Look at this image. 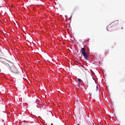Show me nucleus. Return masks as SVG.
Here are the masks:
<instances>
[{
	"label": "nucleus",
	"mask_w": 125,
	"mask_h": 125,
	"mask_svg": "<svg viewBox=\"0 0 125 125\" xmlns=\"http://www.w3.org/2000/svg\"><path fill=\"white\" fill-rule=\"evenodd\" d=\"M86 48L85 47H83V48H82L81 49V53L82 54H83V56H84L85 59H87L88 57V55L86 52H85Z\"/></svg>",
	"instance_id": "1"
},
{
	"label": "nucleus",
	"mask_w": 125,
	"mask_h": 125,
	"mask_svg": "<svg viewBox=\"0 0 125 125\" xmlns=\"http://www.w3.org/2000/svg\"><path fill=\"white\" fill-rule=\"evenodd\" d=\"M11 70L14 73H19L18 70L17 69L16 66H15L14 65L12 66V67H11Z\"/></svg>",
	"instance_id": "2"
},
{
	"label": "nucleus",
	"mask_w": 125,
	"mask_h": 125,
	"mask_svg": "<svg viewBox=\"0 0 125 125\" xmlns=\"http://www.w3.org/2000/svg\"><path fill=\"white\" fill-rule=\"evenodd\" d=\"M114 25H116V22H112V23L108 25V26H107V29H110V28H111V27H112V26H113Z\"/></svg>",
	"instance_id": "3"
},
{
	"label": "nucleus",
	"mask_w": 125,
	"mask_h": 125,
	"mask_svg": "<svg viewBox=\"0 0 125 125\" xmlns=\"http://www.w3.org/2000/svg\"><path fill=\"white\" fill-rule=\"evenodd\" d=\"M117 29H120V30H122L123 29V27L122 25H119V26H117Z\"/></svg>",
	"instance_id": "4"
},
{
	"label": "nucleus",
	"mask_w": 125,
	"mask_h": 125,
	"mask_svg": "<svg viewBox=\"0 0 125 125\" xmlns=\"http://www.w3.org/2000/svg\"><path fill=\"white\" fill-rule=\"evenodd\" d=\"M81 86V82H80L79 83H78V86L79 87H80Z\"/></svg>",
	"instance_id": "5"
},
{
	"label": "nucleus",
	"mask_w": 125,
	"mask_h": 125,
	"mask_svg": "<svg viewBox=\"0 0 125 125\" xmlns=\"http://www.w3.org/2000/svg\"><path fill=\"white\" fill-rule=\"evenodd\" d=\"M78 81L79 82H80L81 81V79L78 78Z\"/></svg>",
	"instance_id": "6"
},
{
	"label": "nucleus",
	"mask_w": 125,
	"mask_h": 125,
	"mask_svg": "<svg viewBox=\"0 0 125 125\" xmlns=\"http://www.w3.org/2000/svg\"><path fill=\"white\" fill-rule=\"evenodd\" d=\"M98 90V86L97 85V88H96V91H97Z\"/></svg>",
	"instance_id": "7"
},
{
	"label": "nucleus",
	"mask_w": 125,
	"mask_h": 125,
	"mask_svg": "<svg viewBox=\"0 0 125 125\" xmlns=\"http://www.w3.org/2000/svg\"><path fill=\"white\" fill-rule=\"evenodd\" d=\"M77 125H80V124H77Z\"/></svg>",
	"instance_id": "8"
}]
</instances>
